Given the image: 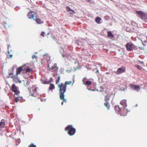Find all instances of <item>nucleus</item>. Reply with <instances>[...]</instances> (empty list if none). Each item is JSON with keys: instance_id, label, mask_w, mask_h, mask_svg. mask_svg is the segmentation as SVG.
Masks as SVG:
<instances>
[{"instance_id": "f257e3e1", "label": "nucleus", "mask_w": 147, "mask_h": 147, "mask_svg": "<svg viewBox=\"0 0 147 147\" xmlns=\"http://www.w3.org/2000/svg\"><path fill=\"white\" fill-rule=\"evenodd\" d=\"M59 91L60 99H62L63 98L64 93L66 90V86L63 83H61L58 85Z\"/></svg>"}, {"instance_id": "f03ea898", "label": "nucleus", "mask_w": 147, "mask_h": 147, "mask_svg": "<svg viewBox=\"0 0 147 147\" xmlns=\"http://www.w3.org/2000/svg\"><path fill=\"white\" fill-rule=\"evenodd\" d=\"M115 110L117 113L121 116H124L127 114V109L124 108H119V106H116L115 107Z\"/></svg>"}, {"instance_id": "7ed1b4c3", "label": "nucleus", "mask_w": 147, "mask_h": 147, "mask_svg": "<svg viewBox=\"0 0 147 147\" xmlns=\"http://www.w3.org/2000/svg\"><path fill=\"white\" fill-rule=\"evenodd\" d=\"M65 130L68 131V134L70 136L73 135L76 133V129L71 125H68L65 128Z\"/></svg>"}, {"instance_id": "20e7f679", "label": "nucleus", "mask_w": 147, "mask_h": 147, "mask_svg": "<svg viewBox=\"0 0 147 147\" xmlns=\"http://www.w3.org/2000/svg\"><path fill=\"white\" fill-rule=\"evenodd\" d=\"M34 86H33L31 87L30 88H28V89L29 90L30 94L32 96L36 97V94L37 92V90L38 89V87H35L34 90V89L33 88Z\"/></svg>"}, {"instance_id": "39448f33", "label": "nucleus", "mask_w": 147, "mask_h": 147, "mask_svg": "<svg viewBox=\"0 0 147 147\" xmlns=\"http://www.w3.org/2000/svg\"><path fill=\"white\" fill-rule=\"evenodd\" d=\"M27 16L30 19H32L34 20L37 17H38V15L37 13L33 11H30L27 15Z\"/></svg>"}, {"instance_id": "423d86ee", "label": "nucleus", "mask_w": 147, "mask_h": 147, "mask_svg": "<svg viewBox=\"0 0 147 147\" xmlns=\"http://www.w3.org/2000/svg\"><path fill=\"white\" fill-rule=\"evenodd\" d=\"M137 14L142 20H146L147 18V15L146 13L141 11H136Z\"/></svg>"}, {"instance_id": "0eeeda50", "label": "nucleus", "mask_w": 147, "mask_h": 147, "mask_svg": "<svg viewBox=\"0 0 147 147\" xmlns=\"http://www.w3.org/2000/svg\"><path fill=\"white\" fill-rule=\"evenodd\" d=\"M110 97V96L109 95H107L105 96V102L104 103V105L108 110L109 109L110 107V104L109 103Z\"/></svg>"}, {"instance_id": "6e6552de", "label": "nucleus", "mask_w": 147, "mask_h": 147, "mask_svg": "<svg viewBox=\"0 0 147 147\" xmlns=\"http://www.w3.org/2000/svg\"><path fill=\"white\" fill-rule=\"evenodd\" d=\"M48 67L49 68L48 69L51 71H58L59 68L57 66V63H54L51 67L49 65L48 66Z\"/></svg>"}, {"instance_id": "1a4fd4ad", "label": "nucleus", "mask_w": 147, "mask_h": 147, "mask_svg": "<svg viewBox=\"0 0 147 147\" xmlns=\"http://www.w3.org/2000/svg\"><path fill=\"white\" fill-rule=\"evenodd\" d=\"M126 71V68L125 67H122L118 68L117 70L115 72L116 74H119L124 73Z\"/></svg>"}, {"instance_id": "9d476101", "label": "nucleus", "mask_w": 147, "mask_h": 147, "mask_svg": "<svg viewBox=\"0 0 147 147\" xmlns=\"http://www.w3.org/2000/svg\"><path fill=\"white\" fill-rule=\"evenodd\" d=\"M11 90L15 93V94L18 95L20 94V92L18 90V88L14 84L12 85L11 88Z\"/></svg>"}, {"instance_id": "9b49d317", "label": "nucleus", "mask_w": 147, "mask_h": 147, "mask_svg": "<svg viewBox=\"0 0 147 147\" xmlns=\"http://www.w3.org/2000/svg\"><path fill=\"white\" fill-rule=\"evenodd\" d=\"M133 44L131 42H128L126 45V47L127 50L128 51H131L133 50Z\"/></svg>"}, {"instance_id": "f8f14e48", "label": "nucleus", "mask_w": 147, "mask_h": 147, "mask_svg": "<svg viewBox=\"0 0 147 147\" xmlns=\"http://www.w3.org/2000/svg\"><path fill=\"white\" fill-rule=\"evenodd\" d=\"M129 87L131 89L137 91L140 90V86H138L134 85L133 84H129Z\"/></svg>"}, {"instance_id": "ddd939ff", "label": "nucleus", "mask_w": 147, "mask_h": 147, "mask_svg": "<svg viewBox=\"0 0 147 147\" xmlns=\"http://www.w3.org/2000/svg\"><path fill=\"white\" fill-rule=\"evenodd\" d=\"M25 69V66H22L19 67L18 68L16 71V75H18V74H20L21 72L23 70L24 71Z\"/></svg>"}, {"instance_id": "4468645a", "label": "nucleus", "mask_w": 147, "mask_h": 147, "mask_svg": "<svg viewBox=\"0 0 147 147\" xmlns=\"http://www.w3.org/2000/svg\"><path fill=\"white\" fill-rule=\"evenodd\" d=\"M34 20L36 21L37 24H42L44 22L42 20L38 18V17H37V18L34 19Z\"/></svg>"}, {"instance_id": "2eb2a0df", "label": "nucleus", "mask_w": 147, "mask_h": 147, "mask_svg": "<svg viewBox=\"0 0 147 147\" xmlns=\"http://www.w3.org/2000/svg\"><path fill=\"white\" fill-rule=\"evenodd\" d=\"M120 104L123 107L125 108L127 107L126 100H122L120 102Z\"/></svg>"}, {"instance_id": "dca6fc26", "label": "nucleus", "mask_w": 147, "mask_h": 147, "mask_svg": "<svg viewBox=\"0 0 147 147\" xmlns=\"http://www.w3.org/2000/svg\"><path fill=\"white\" fill-rule=\"evenodd\" d=\"M18 75H16L14 77H12V78L16 83L18 82L21 83L22 82L20 80L18 77Z\"/></svg>"}, {"instance_id": "f3484780", "label": "nucleus", "mask_w": 147, "mask_h": 147, "mask_svg": "<svg viewBox=\"0 0 147 147\" xmlns=\"http://www.w3.org/2000/svg\"><path fill=\"white\" fill-rule=\"evenodd\" d=\"M5 123L3 119H2L0 122V129L3 128L5 125Z\"/></svg>"}, {"instance_id": "a211bd4d", "label": "nucleus", "mask_w": 147, "mask_h": 147, "mask_svg": "<svg viewBox=\"0 0 147 147\" xmlns=\"http://www.w3.org/2000/svg\"><path fill=\"white\" fill-rule=\"evenodd\" d=\"M107 36L109 37L113 38L114 36L112 34L111 32L110 31L107 32Z\"/></svg>"}, {"instance_id": "6ab92c4d", "label": "nucleus", "mask_w": 147, "mask_h": 147, "mask_svg": "<svg viewBox=\"0 0 147 147\" xmlns=\"http://www.w3.org/2000/svg\"><path fill=\"white\" fill-rule=\"evenodd\" d=\"M67 11L69 12L71 14L73 13L74 11L70 8L69 6L67 7Z\"/></svg>"}, {"instance_id": "aec40b11", "label": "nucleus", "mask_w": 147, "mask_h": 147, "mask_svg": "<svg viewBox=\"0 0 147 147\" xmlns=\"http://www.w3.org/2000/svg\"><path fill=\"white\" fill-rule=\"evenodd\" d=\"M101 18L98 17H96V18L95 20V22L97 24H99L100 23V21H101Z\"/></svg>"}, {"instance_id": "412c9836", "label": "nucleus", "mask_w": 147, "mask_h": 147, "mask_svg": "<svg viewBox=\"0 0 147 147\" xmlns=\"http://www.w3.org/2000/svg\"><path fill=\"white\" fill-rule=\"evenodd\" d=\"M32 71V69L28 67L26 69L25 68V69L24 70V71L25 73L27 72H31Z\"/></svg>"}, {"instance_id": "4be33fe9", "label": "nucleus", "mask_w": 147, "mask_h": 147, "mask_svg": "<svg viewBox=\"0 0 147 147\" xmlns=\"http://www.w3.org/2000/svg\"><path fill=\"white\" fill-rule=\"evenodd\" d=\"M55 87L54 84H51L49 88V90H52L55 89Z\"/></svg>"}, {"instance_id": "5701e85b", "label": "nucleus", "mask_w": 147, "mask_h": 147, "mask_svg": "<svg viewBox=\"0 0 147 147\" xmlns=\"http://www.w3.org/2000/svg\"><path fill=\"white\" fill-rule=\"evenodd\" d=\"M51 82V81H47L46 80H43L42 81V83L44 84H48Z\"/></svg>"}, {"instance_id": "b1692460", "label": "nucleus", "mask_w": 147, "mask_h": 147, "mask_svg": "<svg viewBox=\"0 0 147 147\" xmlns=\"http://www.w3.org/2000/svg\"><path fill=\"white\" fill-rule=\"evenodd\" d=\"M44 56L45 58H47V59L48 60H49L50 59V57L47 54H45L44 55Z\"/></svg>"}, {"instance_id": "393cba45", "label": "nucleus", "mask_w": 147, "mask_h": 147, "mask_svg": "<svg viewBox=\"0 0 147 147\" xmlns=\"http://www.w3.org/2000/svg\"><path fill=\"white\" fill-rule=\"evenodd\" d=\"M72 84V82L71 81L66 82L64 84L67 86V85H71Z\"/></svg>"}, {"instance_id": "a878e982", "label": "nucleus", "mask_w": 147, "mask_h": 147, "mask_svg": "<svg viewBox=\"0 0 147 147\" xmlns=\"http://www.w3.org/2000/svg\"><path fill=\"white\" fill-rule=\"evenodd\" d=\"M92 84V82L90 81H86L85 84L87 85L88 86H90Z\"/></svg>"}, {"instance_id": "bb28decb", "label": "nucleus", "mask_w": 147, "mask_h": 147, "mask_svg": "<svg viewBox=\"0 0 147 147\" xmlns=\"http://www.w3.org/2000/svg\"><path fill=\"white\" fill-rule=\"evenodd\" d=\"M3 24L5 28H7L8 27H10L9 25H8L7 23H5Z\"/></svg>"}, {"instance_id": "cd10ccee", "label": "nucleus", "mask_w": 147, "mask_h": 147, "mask_svg": "<svg viewBox=\"0 0 147 147\" xmlns=\"http://www.w3.org/2000/svg\"><path fill=\"white\" fill-rule=\"evenodd\" d=\"M9 77L12 78V77H13L15 76V75H13V73L12 71L11 72H10L9 74Z\"/></svg>"}, {"instance_id": "c85d7f7f", "label": "nucleus", "mask_w": 147, "mask_h": 147, "mask_svg": "<svg viewBox=\"0 0 147 147\" xmlns=\"http://www.w3.org/2000/svg\"><path fill=\"white\" fill-rule=\"evenodd\" d=\"M135 66L136 67H137L138 68V69L139 70H141L142 69V67L138 65H135Z\"/></svg>"}, {"instance_id": "c756f323", "label": "nucleus", "mask_w": 147, "mask_h": 147, "mask_svg": "<svg viewBox=\"0 0 147 147\" xmlns=\"http://www.w3.org/2000/svg\"><path fill=\"white\" fill-rule=\"evenodd\" d=\"M60 78V76H59L58 77V79L56 81V84H57L59 82Z\"/></svg>"}, {"instance_id": "7c9ffc66", "label": "nucleus", "mask_w": 147, "mask_h": 147, "mask_svg": "<svg viewBox=\"0 0 147 147\" xmlns=\"http://www.w3.org/2000/svg\"><path fill=\"white\" fill-rule=\"evenodd\" d=\"M86 80H87V78H86V77H85L84 78L82 79V82L83 83V84H85V83H86Z\"/></svg>"}, {"instance_id": "2f4dec72", "label": "nucleus", "mask_w": 147, "mask_h": 147, "mask_svg": "<svg viewBox=\"0 0 147 147\" xmlns=\"http://www.w3.org/2000/svg\"><path fill=\"white\" fill-rule=\"evenodd\" d=\"M28 147H36V146L34 145L33 144L31 143L29 145Z\"/></svg>"}, {"instance_id": "473e14b6", "label": "nucleus", "mask_w": 147, "mask_h": 147, "mask_svg": "<svg viewBox=\"0 0 147 147\" xmlns=\"http://www.w3.org/2000/svg\"><path fill=\"white\" fill-rule=\"evenodd\" d=\"M19 101V97H16L14 100V101L16 102H17Z\"/></svg>"}, {"instance_id": "72a5a7b5", "label": "nucleus", "mask_w": 147, "mask_h": 147, "mask_svg": "<svg viewBox=\"0 0 147 147\" xmlns=\"http://www.w3.org/2000/svg\"><path fill=\"white\" fill-rule=\"evenodd\" d=\"M133 46V49L134 50H137L138 49V47L137 46L134 45V44Z\"/></svg>"}, {"instance_id": "f704fd0d", "label": "nucleus", "mask_w": 147, "mask_h": 147, "mask_svg": "<svg viewBox=\"0 0 147 147\" xmlns=\"http://www.w3.org/2000/svg\"><path fill=\"white\" fill-rule=\"evenodd\" d=\"M45 33L44 32L42 31L41 32V33L40 34V36H42L43 37L44 36V35Z\"/></svg>"}, {"instance_id": "c9c22d12", "label": "nucleus", "mask_w": 147, "mask_h": 147, "mask_svg": "<svg viewBox=\"0 0 147 147\" xmlns=\"http://www.w3.org/2000/svg\"><path fill=\"white\" fill-rule=\"evenodd\" d=\"M63 98L62 99H61L63 100V102H65V103L67 102V100L66 99H64V95H63Z\"/></svg>"}, {"instance_id": "e433bc0d", "label": "nucleus", "mask_w": 147, "mask_h": 147, "mask_svg": "<svg viewBox=\"0 0 147 147\" xmlns=\"http://www.w3.org/2000/svg\"><path fill=\"white\" fill-rule=\"evenodd\" d=\"M37 57L35 55H33L32 56V59H37Z\"/></svg>"}, {"instance_id": "4c0bfd02", "label": "nucleus", "mask_w": 147, "mask_h": 147, "mask_svg": "<svg viewBox=\"0 0 147 147\" xmlns=\"http://www.w3.org/2000/svg\"><path fill=\"white\" fill-rule=\"evenodd\" d=\"M30 81H27V82H26V86L28 85L29 84H30Z\"/></svg>"}, {"instance_id": "58836bf2", "label": "nucleus", "mask_w": 147, "mask_h": 147, "mask_svg": "<svg viewBox=\"0 0 147 147\" xmlns=\"http://www.w3.org/2000/svg\"><path fill=\"white\" fill-rule=\"evenodd\" d=\"M140 49V50H141L143 49V47H138V49Z\"/></svg>"}, {"instance_id": "ea45409f", "label": "nucleus", "mask_w": 147, "mask_h": 147, "mask_svg": "<svg viewBox=\"0 0 147 147\" xmlns=\"http://www.w3.org/2000/svg\"><path fill=\"white\" fill-rule=\"evenodd\" d=\"M52 80H53L52 78H50V80L49 81H51V82H52Z\"/></svg>"}, {"instance_id": "a19ab883", "label": "nucleus", "mask_w": 147, "mask_h": 147, "mask_svg": "<svg viewBox=\"0 0 147 147\" xmlns=\"http://www.w3.org/2000/svg\"><path fill=\"white\" fill-rule=\"evenodd\" d=\"M8 49H9V48L11 47V46L10 45H8Z\"/></svg>"}, {"instance_id": "79ce46f5", "label": "nucleus", "mask_w": 147, "mask_h": 147, "mask_svg": "<svg viewBox=\"0 0 147 147\" xmlns=\"http://www.w3.org/2000/svg\"><path fill=\"white\" fill-rule=\"evenodd\" d=\"M12 55H10L9 56V57L11 58H12Z\"/></svg>"}, {"instance_id": "37998d69", "label": "nucleus", "mask_w": 147, "mask_h": 147, "mask_svg": "<svg viewBox=\"0 0 147 147\" xmlns=\"http://www.w3.org/2000/svg\"><path fill=\"white\" fill-rule=\"evenodd\" d=\"M56 75L57 74H54L53 75V76L55 77Z\"/></svg>"}, {"instance_id": "c03bdc74", "label": "nucleus", "mask_w": 147, "mask_h": 147, "mask_svg": "<svg viewBox=\"0 0 147 147\" xmlns=\"http://www.w3.org/2000/svg\"><path fill=\"white\" fill-rule=\"evenodd\" d=\"M98 71H99V70H97L96 71V73H97L98 72Z\"/></svg>"}, {"instance_id": "a18cd8bd", "label": "nucleus", "mask_w": 147, "mask_h": 147, "mask_svg": "<svg viewBox=\"0 0 147 147\" xmlns=\"http://www.w3.org/2000/svg\"><path fill=\"white\" fill-rule=\"evenodd\" d=\"M63 102H61V105H63Z\"/></svg>"}, {"instance_id": "49530a36", "label": "nucleus", "mask_w": 147, "mask_h": 147, "mask_svg": "<svg viewBox=\"0 0 147 147\" xmlns=\"http://www.w3.org/2000/svg\"><path fill=\"white\" fill-rule=\"evenodd\" d=\"M8 53L9 54L10 53H9V51H8Z\"/></svg>"}, {"instance_id": "de8ad7c7", "label": "nucleus", "mask_w": 147, "mask_h": 147, "mask_svg": "<svg viewBox=\"0 0 147 147\" xmlns=\"http://www.w3.org/2000/svg\"><path fill=\"white\" fill-rule=\"evenodd\" d=\"M142 44L143 45H144V43H143V42H142Z\"/></svg>"}, {"instance_id": "09e8293b", "label": "nucleus", "mask_w": 147, "mask_h": 147, "mask_svg": "<svg viewBox=\"0 0 147 147\" xmlns=\"http://www.w3.org/2000/svg\"><path fill=\"white\" fill-rule=\"evenodd\" d=\"M5 1L6 0H4Z\"/></svg>"}]
</instances>
